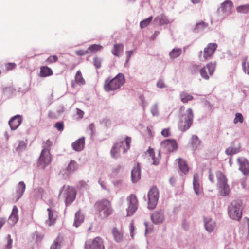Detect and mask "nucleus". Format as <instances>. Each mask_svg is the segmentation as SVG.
Here are the masks:
<instances>
[{
    "label": "nucleus",
    "instance_id": "38",
    "mask_svg": "<svg viewBox=\"0 0 249 249\" xmlns=\"http://www.w3.org/2000/svg\"><path fill=\"white\" fill-rule=\"evenodd\" d=\"M155 20L160 25L166 24L169 23V21L166 17L163 15H160L159 16H157L155 18Z\"/></svg>",
    "mask_w": 249,
    "mask_h": 249
},
{
    "label": "nucleus",
    "instance_id": "25",
    "mask_svg": "<svg viewBox=\"0 0 249 249\" xmlns=\"http://www.w3.org/2000/svg\"><path fill=\"white\" fill-rule=\"evenodd\" d=\"M147 153L153 160V164L155 165L159 164L161 159L160 152H159L156 156L154 149L149 147L147 150Z\"/></svg>",
    "mask_w": 249,
    "mask_h": 249
},
{
    "label": "nucleus",
    "instance_id": "29",
    "mask_svg": "<svg viewBox=\"0 0 249 249\" xmlns=\"http://www.w3.org/2000/svg\"><path fill=\"white\" fill-rule=\"evenodd\" d=\"M216 176L217 179L218 186L227 183V179L225 175L221 171H218L216 172Z\"/></svg>",
    "mask_w": 249,
    "mask_h": 249
},
{
    "label": "nucleus",
    "instance_id": "3",
    "mask_svg": "<svg viewBox=\"0 0 249 249\" xmlns=\"http://www.w3.org/2000/svg\"><path fill=\"white\" fill-rule=\"evenodd\" d=\"M228 213L232 220L239 221L242 215L241 202L237 200L232 201L228 206Z\"/></svg>",
    "mask_w": 249,
    "mask_h": 249
},
{
    "label": "nucleus",
    "instance_id": "45",
    "mask_svg": "<svg viewBox=\"0 0 249 249\" xmlns=\"http://www.w3.org/2000/svg\"><path fill=\"white\" fill-rule=\"evenodd\" d=\"M153 17L152 16H150L148 18L142 21L140 23V27L141 28H143L147 27L150 23Z\"/></svg>",
    "mask_w": 249,
    "mask_h": 249
},
{
    "label": "nucleus",
    "instance_id": "31",
    "mask_svg": "<svg viewBox=\"0 0 249 249\" xmlns=\"http://www.w3.org/2000/svg\"><path fill=\"white\" fill-rule=\"evenodd\" d=\"M52 70L47 66H42L40 68V76L42 77H47L53 75Z\"/></svg>",
    "mask_w": 249,
    "mask_h": 249
},
{
    "label": "nucleus",
    "instance_id": "11",
    "mask_svg": "<svg viewBox=\"0 0 249 249\" xmlns=\"http://www.w3.org/2000/svg\"><path fill=\"white\" fill-rule=\"evenodd\" d=\"M66 205H70L75 199L76 191L74 188L68 186L64 191Z\"/></svg>",
    "mask_w": 249,
    "mask_h": 249
},
{
    "label": "nucleus",
    "instance_id": "63",
    "mask_svg": "<svg viewBox=\"0 0 249 249\" xmlns=\"http://www.w3.org/2000/svg\"><path fill=\"white\" fill-rule=\"evenodd\" d=\"M77 114L79 116V118H82L84 115V112L80 109H77Z\"/></svg>",
    "mask_w": 249,
    "mask_h": 249
},
{
    "label": "nucleus",
    "instance_id": "47",
    "mask_svg": "<svg viewBox=\"0 0 249 249\" xmlns=\"http://www.w3.org/2000/svg\"><path fill=\"white\" fill-rule=\"evenodd\" d=\"M239 151L238 149L233 147H229L226 149L225 152L228 155H232L236 154Z\"/></svg>",
    "mask_w": 249,
    "mask_h": 249
},
{
    "label": "nucleus",
    "instance_id": "39",
    "mask_svg": "<svg viewBox=\"0 0 249 249\" xmlns=\"http://www.w3.org/2000/svg\"><path fill=\"white\" fill-rule=\"evenodd\" d=\"M62 241V239L58 236L51 245L50 249H60Z\"/></svg>",
    "mask_w": 249,
    "mask_h": 249
},
{
    "label": "nucleus",
    "instance_id": "40",
    "mask_svg": "<svg viewBox=\"0 0 249 249\" xmlns=\"http://www.w3.org/2000/svg\"><path fill=\"white\" fill-rule=\"evenodd\" d=\"M103 49V46L98 44H93L89 46L88 48L89 53H94L98 51L101 50Z\"/></svg>",
    "mask_w": 249,
    "mask_h": 249
},
{
    "label": "nucleus",
    "instance_id": "37",
    "mask_svg": "<svg viewBox=\"0 0 249 249\" xmlns=\"http://www.w3.org/2000/svg\"><path fill=\"white\" fill-rule=\"evenodd\" d=\"M77 167L78 165L77 164V162L75 160H71L69 163L66 168V170L70 173H72L76 170Z\"/></svg>",
    "mask_w": 249,
    "mask_h": 249
},
{
    "label": "nucleus",
    "instance_id": "44",
    "mask_svg": "<svg viewBox=\"0 0 249 249\" xmlns=\"http://www.w3.org/2000/svg\"><path fill=\"white\" fill-rule=\"evenodd\" d=\"M242 68L244 71L249 75V61L245 58L242 61Z\"/></svg>",
    "mask_w": 249,
    "mask_h": 249
},
{
    "label": "nucleus",
    "instance_id": "10",
    "mask_svg": "<svg viewBox=\"0 0 249 249\" xmlns=\"http://www.w3.org/2000/svg\"><path fill=\"white\" fill-rule=\"evenodd\" d=\"M161 147L168 152H173L177 150L178 144L174 139H167L161 142Z\"/></svg>",
    "mask_w": 249,
    "mask_h": 249
},
{
    "label": "nucleus",
    "instance_id": "49",
    "mask_svg": "<svg viewBox=\"0 0 249 249\" xmlns=\"http://www.w3.org/2000/svg\"><path fill=\"white\" fill-rule=\"evenodd\" d=\"M93 61L94 66L97 69H99L101 67V59L99 57L97 56L94 57Z\"/></svg>",
    "mask_w": 249,
    "mask_h": 249
},
{
    "label": "nucleus",
    "instance_id": "57",
    "mask_svg": "<svg viewBox=\"0 0 249 249\" xmlns=\"http://www.w3.org/2000/svg\"><path fill=\"white\" fill-rule=\"evenodd\" d=\"M48 117L51 119H57L58 118V116L56 114L52 111H50L48 113Z\"/></svg>",
    "mask_w": 249,
    "mask_h": 249
},
{
    "label": "nucleus",
    "instance_id": "50",
    "mask_svg": "<svg viewBox=\"0 0 249 249\" xmlns=\"http://www.w3.org/2000/svg\"><path fill=\"white\" fill-rule=\"evenodd\" d=\"M208 26V24L203 22L201 21L199 23H196L195 28L194 29L195 30H198L199 29H203Z\"/></svg>",
    "mask_w": 249,
    "mask_h": 249
},
{
    "label": "nucleus",
    "instance_id": "32",
    "mask_svg": "<svg viewBox=\"0 0 249 249\" xmlns=\"http://www.w3.org/2000/svg\"><path fill=\"white\" fill-rule=\"evenodd\" d=\"M84 219L83 215L81 214L80 211L79 210L76 213L75 215L74 226L76 227H78L84 221Z\"/></svg>",
    "mask_w": 249,
    "mask_h": 249
},
{
    "label": "nucleus",
    "instance_id": "46",
    "mask_svg": "<svg viewBox=\"0 0 249 249\" xmlns=\"http://www.w3.org/2000/svg\"><path fill=\"white\" fill-rule=\"evenodd\" d=\"M243 121L244 118L242 114L240 113H236L233 120L234 124H236L238 123H242Z\"/></svg>",
    "mask_w": 249,
    "mask_h": 249
},
{
    "label": "nucleus",
    "instance_id": "22",
    "mask_svg": "<svg viewBox=\"0 0 249 249\" xmlns=\"http://www.w3.org/2000/svg\"><path fill=\"white\" fill-rule=\"evenodd\" d=\"M18 220V209L16 206L13 207L11 214L9 218L8 222L11 225H14Z\"/></svg>",
    "mask_w": 249,
    "mask_h": 249
},
{
    "label": "nucleus",
    "instance_id": "51",
    "mask_svg": "<svg viewBox=\"0 0 249 249\" xmlns=\"http://www.w3.org/2000/svg\"><path fill=\"white\" fill-rule=\"evenodd\" d=\"M54 126L58 131H62L64 128V123L62 121L57 122Z\"/></svg>",
    "mask_w": 249,
    "mask_h": 249
},
{
    "label": "nucleus",
    "instance_id": "15",
    "mask_svg": "<svg viewBox=\"0 0 249 249\" xmlns=\"http://www.w3.org/2000/svg\"><path fill=\"white\" fill-rule=\"evenodd\" d=\"M86 83L80 71H77L74 80L71 81V87L75 88L77 85H84Z\"/></svg>",
    "mask_w": 249,
    "mask_h": 249
},
{
    "label": "nucleus",
    "instance_id": "62",
    "mask_svg": "<svg viewBox=\"0 0 249 249\" xmlns=\"http://www.w3.org/2000/svg\"><path fill=\"white\" fill-rule=\"evenodd\" d=\"M209 179L211 182L214 181V176L212 174L211 170L209 172Z\"/></svg>",
    "mask_w": 249,
    "mask_h": 249
},
{
    "label": "nucleus",
    "instance_id": "33",
    "mask_svg": "<svg viewBox=\"0 0 249 249\" xmlns=\"http://www.w3.org/2000/svg\"><path fill=\"white\" fill-rule=\"evenodd\" d=\"M218 187L221 196H226L229 194L230 192V190L229 186L227 183L219 185Z\"/></svg>",
    "mask_w": 249,
    "mask_h": 249
},
{
    "label": "nucleus",
    "instance_id": "24",
    "mask_svg": "<svg viewBox=\"0 0 249 249\" xmlns=\"http://www.w3.org/2000/svg\"><path fill=\"white\" fill-rule=\"evenodd\" d=\"M124 45L122 43L115 44L111 50L112 54L116 57L121 56L124 51Z\"/></svg>",
    "mask_w": 249,
    "mask_h": 249
},
{
    "label": "nucleus",
    "instance_id": "28",
    "mask_svg": "<svg viewBox=\"0 0 249 249\" xmlns=\"http://www.w3.org/2000/svg\"><path fill=\"white\" fill-rule=\"evenodd\" d=\"M178 160L179 169L184 174H186L189 169L186 161L181 158H178Z\"/></svg>",
    "mask_w": 249,
    "mask_h": 249
},
{
    "label": "nucleus",
    "instance_id": "6",
    "mask_svg": "<svg viewBox=\"0 0 249 249\" xmlns=\"http://www.w3.org/2000/svg\"><path fill=\"white\" fill-rule=\"evenodd\" d=\"M51 161V157L49 149H43L37 162V166L40 169H44L49 164Z\"/></svg>",
    "mask_w": 249,
    "mask_h": 249
},
{
    "label": "nucleus",
    "instance_id": "1",
    "mask_svg": "<svg viewBox=\"0 0 249 249\" xmlns=\"http://www.w3.org/2000/svg\"><path fill=\"white\" fill-rule=\"evenodd\" d=\"M94 208L99 218L104 219L112 214L114 210L111 201L107 199H102L96 201Z\"/></svg>",
    "mask_w": 249,
    "mask_h": 249
},
{
    "label": "nucleus",
    "instance_id": "9",
    "mask_svg": "<svg viewBox=\"0 0 249 249\" xmlns=\"http://www.w3.org/2000/svg\"><path fill=\"white\" fill-rule=\"evenodd\" d=\"M86 249H104L103 241L99 237H96L93 240H88L85 243Z\"/></svg>",
    "mask_w": 249,
    "mask_h": 249
},
{
    "label": "nucleus",
    "instance_id": "20",
    "mask_svg": "<svg viewBox=\"0 0 249 249\" xmlns=\"http://www.w3.org/2000/svg\"><path fill=\"white\" fill-rule=\"evenodd\" d=\"M141 177V168L139 163H137L131 171V178L133 182L138 181Z\"/></svg>",
    "mask_w": 249,
    "mask_h": 249
},
{
    "label": "nucleus",
    "instance_id": "43",
    "mask_svg": "<svg viewBox=\"0 0 249 249\" xmlns=\"http://www.w3.org/2000/svg\"><path fill=\"white\" fill-rule=\"evenodd\" d=\"M236 10L238 13L247 14L249 12V4L238 6L236 8Z\"/></svg>",
    "mask_w": 249,
    "mask_h": 249
},
{
    "label": "nucleus",
    "instance_id": "34",
    "mask_svg": "<svg viewBox=\"0 0 249 249\" xmlns=\"http://www.w3.org/2000/svg\"><path fill=\"white\" fill-rule=\"evenodd\" d=\"M45 193V190L41 187H37L34 189L33 192V198L37 200L39 197H42Z\"/></svg>",
    "mask_w": 249,
    "mask_h": 249
},
{
    "label": "nucleus",
    "instance_id": "16",
    "mask_svg": "<svg viewBox=\"0 0 249 249\" xmlns=\"http://www.w3.org/2000/svg\"><path fill=\"white\" fill-rule=\"evenodd\" d=\"M238 161L239 165V169L245 175L249 173V162L246 159H238Z\"/></svg>",
    "mask_w": 249,
    "mask_h": 249
},
{
    "label": "nucleus",
    "instance_id": "55",
    "mask_svg": "<svg viewBox=\"0 0 249 249\" xmlns=\"http://www.w3.org/2000/svg\"><path fill=\"white\" fill-rule=\"evenodd\" d=\"M75 53L79 56H83L89 53V51H88V49L87 50H77L75 52Z\"/></svg>",
    "mask_w": 249,
    "mask_h": 249
},
{
    "label": "nucleus",
    "instance_id": "58",
    "mask_svg": "<svg viewBox=\"0 0 249 249\" xmlns=\"http://www.w3.org/2000/svg\"><path fill=\"white\" fill-rule=\"evenodd\" d=\"M52 142L51 141H50L49 140H47L44 143V149H49H49L52 146Z\"/></svg>",
    "mask_w": 249,
    "mask_h": 249
},
{
    "label": "nucleus",
    "instance_id": "53",
    "mask_svg": "<svg viewBox=\"0 0 249 249\" xmlns=\"http://www.w3.org/2000/svg\"><path fill=\"white\" fill-rule=\"evenodd\" d=\"M7 240V245H6V248L7 249H10L12 247V244L13 242V240L11 239V235H8V236L6 237Z\"/></svg>",
    "mask_w": 249,
    "mask_h": 249
},
{
    "label": "nucleus",
    "instance_id": "36",
    "mask_svg": "<svg viewBox=\"0 0 249 249\" xmlns=\"http://www.w3.org/2000/svg\"><path fill=\"white\" fill-rule=\"evenodd\" d=\"M121 152V149L118 147L117 144H114L113 145L110 151L111 156L113 158H117L119 157Z\"/></svg>",
    "mask_w": 249,
    "mask_h": 249
},
{
    "label": "nucleus",
    "instance_id": "5",
    "mask_svg": "<svg viewBox=\"0 0 249 249\" xmlns=\"http://www.w3.org/2000/svg\"><path fill=\"white\" fill-rule=\"evenodd\" d=\"M148 208L153 209L157 204L159 199V191L156 187L151 188L148 193Z\"/></svg>",
    "mask_w": 249,
    "mask_h": 249
},
{
    "label": "nucleus",
    "instance_id": "61",
    "mask_svg": "<svg viewBox=\"0 0 249 249\" xmlns=\"http://www.w3.org/2000/svg\"><path fill=\"white\" fill-rule=\"evenodd\" d=\"M87 186L86 182L83 181H79L78 183L77 187L79 188H85Z\"/></svg>",
    "mask_w": 249,
    "mask_h": 249
},
{
    "label": "nucleus",
    "instance_id": "17",
    "mask_svg": "<svg viewBox=\"0 0 249 249\" xmlns=\"http://www.w3.org/2000/svg\"><path fill=\"white\" fill-rule=\"evenodd\" d=\"M193 188L196 195L202 193L203 188L200 186L199 180V175L198 173H195L193 177Z\"/></svg>",
    "mask_w": 249,
    "mask_h": 249
},
{
    "label": "nucleus",
    "instance_id": "4",
    "mask_svg": "<svg viewBox=\"0 0 249 249\" xmlns=\"http://www.w3.org/2000/svg\"><path fill=\"white\" fill-rule=\"evenodd\" d=\"M128 207L126 209L127 216H131L137 210L139 206V200L137 196L131 194L126 198Z\"/></svg>",
    "mask_w": 249,
    "mask_h": 249
},
{
    "label": "nucleus",
    "instance_id": "52",
    "mask_svg": "<svg viewBox=\"0 0 249 249\" xmlns=\"http://www.w3.org/2000/svg\"><path fill=\"white\" fill-rule=\"evenodd\" d=\"M26 146V144L23 141H19L18 145L16 148V150L20 151L25 149Z\"/></svg>",
    "mask_w": 249,
    "mask_h": 249
},
{
    "label": "nucleus",
    "instance_id": "56",
    "mask_svg": "<svg viewBox=\"0 0 249 249\" xmlns=\"http://www.w3.org/2000/svg\"><path fill=\"white\" fill-rule=\"evenodd\" d=\"M16 66V65L14 63H9L5 65L6 69L7 71L12 70L14 69Z\"/></svg>",
    "mask_w": 249,
    "mask_h": 249
},
{
    "label": "nucleus",
    "instance_id": "41",
    "mask_svg": "<svg viewBox=\"0 0 249 249\" xmlns=\"http://www.w3.org/2000/svg\"><path fill=\"white\" fill-rule=\"evenodd\" d=\"M201 141L199 139L198 137L196 135H193L192 136V146L196 149L200 144Z\"/></svg>",
    "mask_w": 249,
    "mask_h": 249
},
{
    "label": "nucleus",
    "instance_id": "14",
    "mask_svg": "<svg viewBox=\"0 0 249 249\" xmlns=\"http://www.w3.org/2000/svg\"><path fill=\"white\" fill-rule=\"evenodd\" d=\"M131 142V138L127 136L125 138L124 141H120L116 142L115 144H118V147L121 149L122 153H125L130 147V143Z\"/></svg>",
    "mask_w": 249,
    "mask_h": 249
},
{
    "label": "nucleus",
    "instance_id": "12",
    "mask_svg": "<svg viewBox=\"0 0 249 249\" xmlns=\"http://www.w3.org/2000/svg\"><path fill=\"white\" fill-rule=\"evenodd\" d=\"M217 45L215 43H209L204 49L203 57L205 60L210 58L216 49Z\"/></svg>",
    "mask_w": 249,
    "mask_h": 249
},
{
    "label": "nucleus",
    "instance_id": "18",
    "mask_svg": "<svg viewBox=\"0 0 249 249\" xmlns=\"http://www.w3.org/2000/svg\"><path fill=\"white\" fill-rule=\"evenodd\" d=\"M22 121L21 116L17 115L12 117L9 121V124L12 130H16Z\"/></svg>",
    "mask_w": 249,
    "mask_h": 249
},
{
    "label": "nucleus",
    "instance_id": "7",
    "mask_svg": "<svg viewBox=\"0 0 249 249\" xmlns=\"http://www.w3.org/2000/svg\"><path fill=\"white\" fill-rule=\"evenodd\" d=\"M187 115L184 118V121H180L179 124V129L182 131H185L191 126L194 118L192 109L189 108L187 110Z\"/></svg>",
    "mask_w": 249,
    "mask_h": 249
},
{
    "label": "nucleus",
    "instance_id": "60",
    "mask_svg": "<svg viewBox=\"0 0 249 249\" xmlns=\"http://www.w3.org/2000/svg\"><path fill=\"white\" fill-rule=\"evenodd\" d=\"M126 63H128L129 61V59L133 54V51H129L126 52Z\"/></svg>",
    "mask_w": 249,
    "mask_h": 249
},
{
    "label": "nucleus",
    "instance_id": "2",
    "mask_svg": "<svg viewBox=\"0 0 249 249\" xmlns=\"http://www.w3.org/2000/svg\"><path fill=\"white\" fill-rule=\"evenodd\" d=\"M125 83V78L123 74L119 73L114 78L106 80L104 89L106 91L115 90L120 89Z\"/></svg>",
    "mask_w": 249,
    "mask_h": 249
},
{
    "label": "nucleus",
    "instance_id": "35",
    "mask_svg": "<svg viewBox=\"0 0 249 249\" xmlns=\"http://www.w3.org/2000/svg\"><path fill=\"white\" fill-rule=\"evenodd\" d=\"M179 97L181 101L183 103H187L188 102L194 99L192 95L185 92H181L179 94Z\"/></svg>",
    "mask_w": 249,
    "mask_h": 249
},
{
    "label": "nucleus",
    "instance_id": "8",
    "mask_svg": "<svg viewBox=\"0 0 249 249\" xmlns=\"http://www.w3.org/2000/svg\"><path fill=\"white\" fill-rule=\"evenodd\" d=\"M216 64L215 62H209L203 67L200 71L201 77L208 80L211 76L215 71Z\"/></svg>",
    "mask_w": 249,
    "mask_h": 249
},
{
    "label": "nucleus",
    "instance_id": "48",
    "mask_svg": "<svg viewBox=\"0 0 249 249\" xmlns=\"http://www.w3.org/2000/svg\"><path fill=\"white\" fill-rule=\"evenodd\" d=\"M57 60L58 57L56 55H51L46 59L45 63L47 64H50L56 62Z\"/></svg>",
    "mask_w": 249,
    "mask_h": 249
},
{
    "label": "nucleus",
    "instance_id": "27",
    "mask_svg": "<svg viewBox=\"0 0 249 249\" xmlns=\"http://www.w3.org/2000/svg\"><path fill=\"white\" fill-rule=\"evenodd\" d=\"M205 227L209 232H212L215 228V223L211 218H204Z\"/></svg>",
    "mask_w": 249,
    "mask_h": 249
},
{
    "label": "nucleus",
    "instance_id": "19",
    "mask_svg": "<svg viewBox=\"0 0 249 249\" xmlns=\"http://www.w3.org/2000/svg\"><path fill=\"white\" fill-rule=\"evenodd\" d=\"M232 6V2L227 0L221 4L220 9L223 14L228 15L231 13Z\"/></svg>",
    "mask_w": 249,
    "mask_h": 249
},
{
    "label": "nucleus",
    "instance_id": "59",
    "mask_svg": "<svg viewBox=\"0 0 249 249\" xmlns=\"http://www.w3.org/2000/svg\"><path fill=\"white\" fill-rule=\"evenodd\" d=\"M157 86L159 88H163L166 87L163 80H159L157 83Z\"/></svg>",
    "mask_w": 249,
    "mask_h": 249
},
{
    "label": "nucleus",
    "instance_id": "23",
    "mask_svg": "<svg viewBox=\"0 0 249 249\" xmlns=\"http://www.w3.org/2000/svg\"><path fill=\"white\" fill-rule=\"evenodd\" d=\"M85 145V138L84 137H82L77 140L74 142L72 143V147L73 150L76 151H80L84 147Z\"/></svg>",
    "mask_w": 249,
    "mask_h": 249
},
{
    "label": "nucleus",
    "instance_id": "13",
    "mask_svg": "<svg viewBox=\"0 0 249 249\" xmlns=\"http://www.w3.org/2000/svg\"><path fill=\"white\" fill-rule=\"evenodd\" d=\"M26 188V185L23 181H20L18 183L17 189L16 192L13 195V200L17 202L23 196Z\"/></svg>",
    "mask_w": 249,
    "mask_h": 249
},
{
    "label": "nucleus",
    "instance_id": "21",
    "mask_svg": "<svg viewBox=\"0 0 249 249\" xmlns=\"http://www.w3.org/2000/svg\"><path fill=\"white\" fill-rule=\"evenodd\" d=\"M151 218L153 223L159 224L164 220L163 213L162 211H156L151 215Z\"/></svg>",
    "mask_w": 249,
    "mask_h": 249
},
{
    "label": "nucleus",
    "instance_id": "64",
    "mask_svg": "<svg viewBox=\"0 0 249 249\" xmlns=\"http://www.w3.org/2000/svg\"><path fill=\"white\" fill-rule=\"evenodd\" d=\"M130 233L131 236L133 238V231L134 230V226L133 223H131L130 224Z\"/></svg>",
    "mask_w": 249,
    "mask_h": 249
},
{
    "label": "nucleus",
    "instance_id": "26",
    "mask_svg": "<svg viewBox=\"0 0 249 249\" xmlns=\"http://www.w3.org/2000/svg\"><path fill=\"white\" fill-rule=\"evenodd\" d=\"M47 211L48 212V220L47 222L48 225L51 226L55 223L57 216L56 213H54L51 208H48Z\"/></svg>",
    "mask_w": 249,
    "mask_h": 249
},
{
    "label": "nucleus",
    "instance_id": "54",
    "mask_svg": "<svg viewBox=\"0 0 249 249\" xmlns=\"http://www.w3.org/2000/svg\"><path fill=\"white\" fill-rule=\"evenodd\" d=\"M161 133V135L164 137H168L171 136V133L169 128L163 129Z\"/></svg>",
    "mask_w": 249,
    "mask_h": 249
},
{
    "label": "nucleus",
    "instance_id": "30",
    "mask_svg": "<svg viewBox=\"0 0 249 249\" xmlns=\"http://www.w3.org/2000/svg\"><path fill=\"white\" fill-rule=\"evenodd\" d=\"M112 233L114 240L117 242H121L123 239V232L116 228H114L112 230Z\"/></svg>",
    "mask_w": 249,
    "mask_h": 249
},
{
    "label": "nucleus",
    "instance_id": "42",
    "mask_svg": "<svg viewBox=\"0 0 249 249\" xmlns=\"http://www.w3.org/2000/svg\"><path fill=\"white\" fill-rule=\"evenodd\" d=\"M182 50L181 49H173L170 53L169 55L171 58L174 59L178 57L181 53Z\"/></svg>",
    "mask_w": 249,
    "mask_h": 249
}]
</instances>
